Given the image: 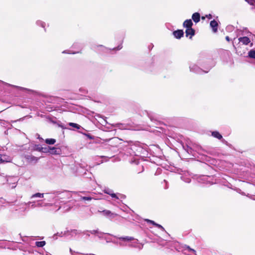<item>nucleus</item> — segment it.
I'll list each match as a JSON object with an SVG mask.
<instances>
[{
    "label": "nucleus",
    "instance_id": "47",
    "mask_svg": "<svg viewBox=\"0 0 255 255\" xmlns=\"http://www.w3.org/2000/svg\"><path fill=\"white\" fill-rule=\"evenodd\" d=\"M189 252H193V253H194V254H195V253H196V251H195L194 249H191V250H190L189 251Z\"/></svg>",
    "mask_w": 255,
    "mask_h": 255
},
{
    "label": "nucleus",
    "instance_id": "32",
    "mask_svg": "<svg viewBox=\"0 0 255 255\" xmlns=\"http://www.w3.org/2000/svg\"><path fill=\"white\" fill-rule=\"evenodd\" d=\"M61 193V192L60 191H54L53 192H52V194L53 195H55V196L60 194Z\"/></svg>",
    "mask_w": 255,
    "mask_h": 255
},
{
    "label": "nucleus",
    "instance_id": "48",
    "mask_svg": "<svg viewBox=\"0 0 255 255\" xmlns=\"http://www.w3.org/2000/svg\"><path fill=\"white\" fill-rule=\"evenodd\" d=\"M86 135H87V136L89 138H91V139H92V136H91V135H90V134H86Z\"/></svg>",
    "mask_w": 255,
    "mask_h": 255
},
{
    "label": "nucleus",
    "instance_id": "6",
    "mask_svg": "<svg viewBox=\"0 0 255 255\" xmlns=\"http://www.w3.org/2000/svg\"><path fill=\"white\" fill-rule=\"evenodd\" d=\"M240 42L242 43L244 45H248L251 42L250 39L247 36H243L239 38L238 39Z\"/></svg>",
    "mask_w": 255,
    "mask_h": 255
},
{
    "label": "nucleus",
    "instance_id": "43",
    "mask_svg": "<svg viewBox=\"0 0 255 255\" xmlns=\"http://www.w3.org/2000/svg\"><path fill=\"white\" fill-rule=\"evenodd\" d=\"M148 117L150 118V119L151 120V121H153V118L149 114H148Z\"/></svg>",
    "mask_w": 255,
    "mask_h": 255
},
{
    "label": "nucleus",
    "instance_id": "33",
    "mask_svg": "<svg viewBox=\"0 0 255 255\" xmlns=\"http://www.w3.org/2000/svg\"><path fill=\"white\" fill-rule=\"evenodd\" d=\"M145 221L148 223H150L152 224V225H154L155 226L156 224H157L155 222H154L153 221L150 220L149 219H146Z\"/></svg>",
    "mask_w": 255,
    "mask_h": 255
},
{
    "label": "nucleus",
    "instance_id": "41",
    "mask_svg": "<svg viewBox=\"0 0 255 255\" xmlns=\"http://www.w3.org/2000/svg\"><path fill=\"white\" fill-rule=\"evenodd\" d=\"M206 17L209 19H211L212 18V16L211 14H209L208 15H206Z\"/></svg>",
    "mask_w": 255,
    "mask_h": 255
},
{
    "label": "nucleus",
    "instance_id": "4",
    "mask_svg": "<svg viewBox=\"0 0 255 255\" xmlns=\"http://www.w3.org/2000/svg\"><path fill=\"white\" fill-rule=\"evenodd\" d=\"M27 161L31 163H36L38 160V158L32 155H27L25 156Z\"/></svg>",
    "mask_w": 255,
    "mask_h": 255
},
{
    "label": "nucleus",
    "instance_id": "38",
    "mask_svg": "<svg viewBox=\"0 0 255 255\" xmlns=\"http://www.w3.org/2000/svg\"><path fill=\"white\" fill-rule=\"evenodd\" d=\"M103 233H101V232H99V234H97L96 235H97V236L99 238H101L102 237V235H103Z\"/></svg>",
    "mask_w": 255,
    "mask_h": 255
},
{
    "label": "nucleus",
    "instance_id": "42",
    "mask_svg": "<svg viewBox=\"0 0 255 255\" xmlns=\"http://www.w3.org/2000/svg\"><path fill=\"white\" fill-rule=\"evenodd\" d=\"M36 150H38V149H39V148H41L42 147H40L39 145H36Z\"/></svg>",
    "mask_w": 255,
    "mask_h": 255
},
{
    "label": "nucleus",
    "instance_id": "23",
    "mask_svg": "<svg viewBox=\"0 0 255 255\" xmlns=\"http://www.w3.org/2000/svg\"><path fill=\"white\" fill-rule=\"evenodd\" d=\"M55 142L56 140L53 138H47L45 140V142L48 144H53Z\"/></svg>",
    "mask_w": 255,
    "mask_h": 255
},
{
    "label": "nucleus",
    "instance_id": "19",
    "mask_svg": "<svg viewBox=\"0 0 255 255\" xmlns=\"http://www.w3.org/2000/svg\"><path fill=\"white\" fill-rule=\"evenodd\" d=\"M54 204L51 203H38L37 204V207H47V206H52Z\"/></svg>",
    "mask_w": 255,
    "mask_h": 255
},
{
    "label": "nucleus",
    "instance_id": "52",
    "mask_svg": "<svg viewBox=\"0 0 255 255\" xmlns=\"http://www.w3.org/2000/svg\"><path fill=\"white\" fill-rule=\"evenodd\" d=\"M13 184V185L11 186V187H12V188H15V187H16V185H14V184H15V183H14Z\"/></svg>",
    "mask_w": 255,
    "mask_h": 255
},
{
    "label": "nucleus",
    "instance_id": "20",
    "mask_svg": "<svg viewBox=\"0 0 255 255\" xmlns=\"http://www.w3.org/2000/svg\"><path fill=\"white\" fill-rule=\"evenodd\" d=\"M183 149L188 153L192 154V149L188 145H183Z\"/></svg>",
    "mask_w": 255,
    "mask_h": 255
},
{
    "label": "nucleus",
    "instance_id": "12",
    "mask_svg": "<svg viewBox=\"0 0 255 255\" xmlns=\"http://www.w3.org/2000/svg\"><path fill=\"white\" fill-rule=\"evenodd\" d=\"M119 239L120 240H121V241H124V242H129V241H131L132 240H134V243H137V240H134L133 239V238L132 237H128V236H126V237H119Z\"/></svg>",
    "mask_w": 255,
    "mask_h": 255
},
{
    "label": "nucleus",
    "instance_id": "50",
    "mask_svg": "<svg viewBox=\"0 0 255 255\" xmlns=\"http://www.w3.org/2000/svg\"><path fill=\"white\" fill-rule=\"evenodd\" d=\"M37 206V205H35V204H33L32 205H31V207H33V208H35V207Z\"/></svg>",
    "mask_w": 255,
    "mask_h": 255
},
{
    "label": "nucleus",
    "instance_id": "3",
    "mask_svg": "<svg viewBox=\"0 0 255 255\" xmlns=\"http://www.w3.org/2000/svg\"><path fill=\"white\" fill-rule=\"evenodd\" d=\"M104 192L110 195L112 198L116 199H119V197L118 194H116L113 192V191L109 188H106L103 190Z\"/></svg>",
    "mask_w": 255,
    "mask_h": 255
},
{
    "label": "nucleus",
    "instance_id": "22",
    "mask_svg": "<svg viewBox=\"0 0 255 255\" xmlns=\"http://www.w3.org/2000/svg\"><path fill=\"white\" fill-rule=\"evenodd\" d=\"M46 244L45 241H38L35 242V245L37 247H43Z\"/></svg>",
    "mask_w": 255,
    "mask_h": 255
},
{
    "label": "nucleus",
    "instance_id": "57",
    "mask_svg": "<svg viewBox=\"0 0 255 255\" xmlns=\"http://www.w3.org/2000/svg\"><path fill=\"white\" fill-rule=\"evenodd\" d=\"M62 53H66V51H63Z\"/></svg>",
    "mask_w": 255,
    "mask_h": 255
},
{
    "label": "nucleus",
    "instance_id": "60",
    "mask_svg": "<svg viewBox=\"0 0 255 255\" xmlns=\"http://www.w3.org/2000/svg\"><path fill=\"white\" fill-rule=\"evenodd\" d=\"M70 252H71V253H72V250H71V249H70Z\"/></svg>",
    "mask_w": 255,
    "mask_h": 255
},
{
    "label": "nucleus",
    "instance_id": "5",
    "mask_svg": "<svg viewBox=\"0 0 255 255\" xmlns=\"http://www.w3.org/2000/svg\"><path fill=\"white\" fill-rule=\"evenodd\" d=\"M210 178V177L209 176L203 175L198 179V181L202 183L213 184V182H211L209 180H208V179Z\"/></svg>",
    "mask_w": 255,
    "mask_h": 255
},
{
    "label": "nucleus",
    "instance_id": "16",
    "mask_svg": "<svg viewBox=\"0 0 255 255\" xmlns=\"http://www.w3.org/2000/svg\"><path fill=\"white\" fill-rule=\"evenodd\" d=\"M102 213L104 215L107 216H110L112 217V218H114L115 216L117 215V214L113 213L110 211L107 210H104L102 212Z\"/></svg>",
    "mask_w": 255,
    "mask_h": 255
},
{
    "label": "nucleus",
    "instance_id": "37",
    "mask_svg": "<svg viewBox=\"0 0 255 255\" xmlns=\"http://www.w3.org/2000/svg\"><path fill=\"white\" fill-rule=\"evenodd\" d=\"M66 206H67V207H68V208H67V209H65V211H66V212H68V211H70V209H71L72 208V205H67Z\"/></svg>",
    "mask_w": 255,
    "mask_h": 255
},
{
    "label": "nucleus",
    "instance_id": "59",
    "mask_svg": "<svg viewBox=\"0 0 255 255\" xmlns=\"http://www.w3.org/2000/svg\"><path fill=\"white\" fill-rule=\"evenodd\" d=\"M60 127H61L62 128H64V127L63 126H60Z\"/></svg>",
    "mask_w": 255,
    "mask_h": 255
},
{
    "label": "nucleus",
    "instance_id": "39",
    "mask_svg": "<svg viewBox=\"0 0 255 255\" xmlns=\"http://www.w3.org/2000/svg\"><path fill=\"white\" fill-rule=\"evenodd\" d=\"M233 28V27L232 26L229 25L227 27V30H231Z\"/></svg>",
    "mask_w": 255,
    "mask_h": 255
},
{
    "label": "nucleus",
    "instance_id": "44",
    "mask_svg": "<svg viewBox=\"0 0 255 255\" xmlns=\"http://www.w3.org/2000/svg\"><path fill=\"white\" fill-rule=\"evenodd\" d=\"M122 48V46H118L117 48H116L115 49H116L117 50H120Z\"/></svg>",
    "mask_w": 255,
    "mask_h": 255
},
{
    "label": "nucleus",
    "instance_id": "46",
    "mask_svg": "<svg viewBox=\"0 0 255 255\" xmlns=\"http://www.w3.org/2000/svg\"><path fill=\"white\" fill-rule=\"evenodd\" d=\"M226 39L228 41H230V39L229 38V37L228 36H227L226 37Z\"/></svg>",
    "mask_w": 255,
    "mask_h": 255
},
{
    "label": "nucleus",
    "instance_id": "58",
    "mask_svg": "<svg viewBox=\"0 0 255 255\" xmlns=\"http://www.w3.org/2000/svg\"><path fill=\"white\" fill-rule=\"evenodd\" d=\"M83 91H84V92H86V91H85V90H83V89H82V92H83Z\"/></svg>",
    "mask_w": 255,
    "mask_h": 255
},
{
    "label": "nucleus",
    "instance_id": "34",
    "mask_svg": "<svg viewBox=\"0 0 255 255\" xmlns=\"http://www.w3.org/2000/svg\"><path fill=\"white\" fill-rule=\"evenodd\" d=\"M90 232L91 233V234H99V231L97 230H92V231H90Z\"/></svg>",
    "mask_w": 255,
    "mask_h": 255
},
{
    "label": "nucleus",
    "instance_id": "53",
    "mask_svg": "<svg viewBox=\"0 0 255 255\" xmlns=\"http://www.w3.org/2000/svg\"><path fill=\"white\" fill-rule=\"evenodd\" d=\"M31 203V202H29L27 203V205H30Z\"/></svg>",
    "mask_w": 255,
    "mask_h": 255
},
{
    "label": "nucleus",
    "instance_id": "9",
    "mask_svg": "<svg viewBox=\"0 0 255 255\" xmlns=\"http://www.w3.org/2000/svg\"><path fill=\"white\" fill-rule=\"evenodd\" d=\"M212 135L213 137L218 138V139H222V142H227V141H226L225 140V139H223L222 135L217 131H212Z\"/></svg>",
    "mask_w": 255,
    "mask_h": 255
},
{
    "label": "nucleus",
    "instance_id": "31",
    "mask_svg": "<svg viewBox=\"0 0 255 255\" xmlns=\"http://www.w3.org/2000/svg\"><path fill=\"white\" fill-rule=\"evenodd\" d=\"M249 4L253 5L255 3V0H245Z\"/></svg>",
    "mask_w": 255,
    "mask_h": 255
},
{
    "label": "nucleus",
    "instance_id": "26",
    "mask_svg": "<svg viewBox=\"0 0 255 255\" xmlns=\"http://www.w3.org/2000/svg\"><path fill=\"white\" fill-rule=\"evenodd\" d=\"M36 23L37 25L40 26L43 28L45 27V22H44L41 20H37Z\"/></svg>",
    "mask_w": 255,
    "mask_h": 255
},
{
    "label": "nucleus",
    "instance_id": "56",
    "mask_svg": "<svg viewBox=\"0 0 255 255\" xmlns=\"http://www.w3.org/2000/svg\"><path fill=\"white\" fill-rule=\"evenodd\" d=\"M82 88L79 89V91H81V92H82Z\"/></svg>",
    "mask_w": 255,
    "mask_h": 255
},
{
    "label": "nucleus",
    "instance_id": "28",
    "mask_svg": "<svg viewBox=\"0 0 255 255\" xmlns=\"http://www.w3.org/2000/svg\"><path fill=\"white\" fill-rule=\"evenodd\" d=\"M15 87L17 88L20 90H23V91H28V92L29 91H32L30 89H26V88H23V87H18V86H15Z\"/></svg>",
    "mask_w": 255,
    "mask_h": 255
},
{
    "label": "nucleus",
    "instance_id": "7",
    "mask_svg": "<svg viewBox=\"0 0 255 255\" xmlns=\"http://www.w3.org/2000/svg\"><path fill=\"white\" fill-rule=\"evenodd\" d=\"M173 34L176 38L180 39L183 36L184 32L182 30H177L174 31Z\"/></svg>",
    "mask_w": 255,
    "mask_h": 255
},
{
    "label": "nucleus",
    "instance_id": "13",
    "mask_svg": "<svg viewBox=\"0 0 255 255\" xmlns=\"http://www.w3.org/2000/svg\"><path fill=\"white\" fill-rule=\"evenodd\" d=\"M237 33V36H238L239 35H244L245 34H247L248 33L251 34V32H250L246 28H245L244 30H240V29H237L236 30Z\"/></svg>",
    "mask_w": 255,
    "mask_h": 255
},
{
    "label": "nucleus",
    "instance_id": "51",
    "mask_svg": "<svg viewBox=\"0 0 255 255\" xmlns=\"http://www.w3.org/2000/svg\"><path fill=\"white\" fill-rule=\"evenodd\" d=\"M14 178V180H13V181H14L15 182H16V181H17V178H16V177H15V178Z\"/></svg>",
    "mask_w": 255,
    "mask_h": 255
},
{
    "label": "nucleus",
    "instance_id": "36",
    "mask_svg": "<svg viewBox=\"0 0 255 255\" xmlns=\"http://www.w3.org/2000/svg\"><path fill=\"white\" fill-rule=\"evenodd\" d=\"M5 202V199L2 198H0V205L4 204Z\"/></svg>",
    "mask_w": 255,
    "mask_h": 255
},
{
    "label": "nucleus",
    "instance_id": "30",
    "mask_svg": "<svg viewBox=\"0 0 255 255\" xmlns=\"http://www.w3.org/2000/svg\"><path fill=\"white\" fill-rule=\"evenodd\" d=\"M116 194H118V196L119 197V199L123 200L126 198V196L125 195L120 193H117Z\"/></svg>",
    "mask_w": 255,
    "mask_h": 255
},
{
    "label": "nucleus",
    "instance_id": "55",
    "mask_svg": "<svg viewBox=\"0 0 255 255\" xmlns=\"http://www.w3.org/2000/svg\"><path fill=\"white\" fill-rule=\"evenodd\" d=\"M38 138L39 139H40L43 140V139H42V138L40 137V136H38Z\"/></svg>",
    "mask_w": 255,
    "mask_h": 255
},
{
    "label": "nucleus",
    "instance_id": "17",
    "mask_svg": "<svg viewBox=\"0 0 255 255\" xmlns=\"http://www.w3.org/2000/svg\"><path fill=\"white\" fill-rule=\"evenodd\" d=\"M60 150L59 148L53 147H50L49 153L53 154H59Z\"/></svg>",
    "mask_w": 255,
    "mask_h": 255
},
{
    "label": "nucleus",
    "instance_id": "2",
    "mask_svg": "<svg viewBox=\"0 0 255 255\" xmlns=\"http://www.w3.org/2000/svg\"><path fill=\"white\" fill-rule=\"evenodd\" d=\"M11 160L10 157L4 154H0V164L10 162Z\"/></svg>",
    "mask_w": 255,
    "mask_h": 255
},
{
    "label": "nucleus",
    "instance_id": "49",
    "mask_svg": "<svg viewBox=\"0 0 255 255\" xmlns=\"http://www.w3.org/2000/svg\"><path fill=\"white\" fill-rule=\"evenodd\" d=\"M185 181L186 182H187V183H190V179H188L187 180H185Z\"/></svg>",
    "mask_w": 255,
    "mask_h": 255
},
{
    "label": "nucleus",
    "instance_id": "8",
    "mask_svg": "<svg viewBox=\"0 0 255 255\" xmlns=\"http://www.w3.org/2000/svg\"><path fill=\"white\" fill-rule=\"evenodd\" d=\"M210 26L212 28L213 31L216 32L218 29V24L215 20H212L210 23Z\"/></svg>",
    "mask_w": 255,
    "mask_h": 255
},
{
    "label": "nucleus",
    "instance_id": "10",
    "mask_svg": "<svg viewBox=\"0 0 255 255\" xmlns=\"http://www.w3.org/2000/svg\"><path fill=\"white\" fill-rule=\"evenodd\" d=\"M185 33L186 37L190 36L189 38H191L195 34V30L192 28L186 29Z\"/></svg>",
    "mask_w": 255,
    "mask_h": 255
},
{
    "label": "nucleus",
    "instance_id": "24",
    "mask_svg": "<svg viewBox=\"0 0 255 255\" xmlns=\"http://www.w3.org/2000/svg\"><path fill=\"white\" fill-rule=\"evenodd\" d=\"M50 149V147H41V148H39V149H38V151H41L43 152H45V153H47V152H49Z\"/></svg>",
    "mask_w": 255,
    "mask_h": 255
},
{
    "label": "nucleus",
    "instance_id": "21",
    "mask_svg": "<svg viewBox=\"0 0 255 255\" xmlns=\"http://www.w3.org/2000/svg\"><path fill=\"white\" fill-rule=\"evenodd\" d=\"M248 56L250 58L255 59V50H251L248 53Z\"/></svg>",
    "mask_w": 255,
    "mask_h": 255
},
{
    "label": "nucleus",
    "instance_id": "29",
    "mask_svg": "<svg viewBox=\"0 0 255 255\" xmlns=\"http://www.w3.org/2000/svg\"><path fill=\"white\" fill-rule=\"evenodd\" d=\"M81 200H87V201H91L92 199V198L91 197H81Z\"/></svg>",
    "mask_w": 255,
    "mask_h": 255
},
{
    "label": "nucleus",
    "instance_id": "15",
    "mask_svg": "<svg viewBox=\"0 0 255 255\" xmlns=\"http://www.w3.org/2000/svg\"><path fill=\"white\" fill-rule=\"evenodd\" d=\"M192 18L195 23H197L200 21V15L198 12H195L193 14Z\"/></svg>",
    "mask_w": 255,
    "mask_h": 255
},
{
    "label": "nucleus",
    "instance_id": "54",
    "mask_svg": "<svg viewBox=\"0 0 255 255\" xmlns=\"http://www.w3.org/2000/svg\"><path fill=\"white\" fill-rule=\"evenodd\" d=\"M60 208H61V206H59V207H58V209L57 210V211H58V210H60Z\"/></svg>",
    "mask_w": 255,
    "mask_h": 255
},
{
    "label": "nucleus",
    "instance_id": "25",
    "mask_svg": "<svg viewBox=\"0 0 255 255\" xmlns=\"http://www.w3.org/2000/svg\"><path fill=\"white\" fill-rule=\"evenodd\" d=\"M68 125L71 126V127H72L73 128H75L77 129H80L81 128H82V127H81V126L77 124H75V123H69L68 124Z\"/></svg>",
    "mask_w": 255,
    "mask_h": 255
},
{
    "label": "nucleus",
    "instance_id": "11",
    "mask_svg": "<svg viewBox=\"0 0 255 255\" xmlns=\"http://www.w3.org/2000/svg\"><path fill=\"white\" fill-rule=\"evenodd\" d=\"M183 25L186 29L192 28L193 25V22L191 19H187L183 22Z\"/></svg>",
    "mask_w": 255,
    "mask_h": 255
},
{
    "label": "nucleus",
    "instance_id": "1",
    "mask_svg": "<svg viewBox=\"0 0 255 255\" xmlns=\"http://www.w3.org/2000/svg\"><path fill=\"white\" fill-rule=\"evenodd\" d=\"M190 71L196 73L197 74H201L202 72L207 73L208 71H204L200 68L195 64H192L189 67Z\"/></svg>",
    "mask_w": 255,
    "mask_h": 255
},
{
    "label": "nucleus",
    "instance_id": "27",
    "mask_svg": "<svg viewBox=\"0 0 255 255\" xmlns=\"http://www.w3.org/2000/svg\"><path fill=\"white\" fill-rule=\"evenodd\" d=\"M116 127L119 128L120 129H125L126 128V126L123 125L122 124H117L116 125Z\"/></svg>",
    "mask_w": 255,
    "mask_h": 255
},
{
    "label": "nucleus",
    "instance_id": "14",
    "mask_svg": "<svg viewBox=\"0 0 255 255\" xmlns=\"http://www.w3.org/2000/svg\"><path fill=\"white\" fill-rule=\"evenodd\" d=\"M44 196H45L46 198L44 199L43 200H45L46 199H47L48 202L52 201L53 200L55 199V197L53 196L52 192L45 193Z\"/></svg>",
    "mask_w": 255,
    "mask_h": 255
},
{
    "label": "nucleus",
    "instance_id": "18",
    "mask_svg": "<svg viewBox=\"0 0 255 255\" xmlns=\"http://www.w3.org/2000/svg\"><path fill=\"white\" fill-rule=\"evenodd\" d=\"M44 195H45V193H36L35 194H33L30 197V199H33L34 198H43L44 197Z\"/></svg>",
    "mask_w": 255,
    "mask_h": 255
},
{
    "label": "nucleus",
    "instance_id": "45",
    "mask_svg": "<svg viewBox=\"0 0 255 255\" xmlns=\"http://www.w3.org/2000/svg\"><path fill=\"white\" fill-rule=\"evenodd\" d=\"M186 249L189 251L190 250H191V248H190L189 246H186Z\"/></svg>",
    "mask_w": 255,
    "mask_h": 255
},
{
    "label": "nucleus",
    "instance_id": "40",
    "mask_svg": "<svg viewBox=\"0 0 255 255\" xmlns=\"http://www.w3.org/2000/svg\"><path fill=\"white\" fill-rule=\"evenodd\" d=\"M163 182H164V183H165V187H164V188H165V189H167V188H168V186H167V181H166V180H164Z\"/></svg>",
    "mask_w": 255,
    "mask_h": 255
},
{
    "label": "nucleus",
    "instance_id": "35",
    "mask_svg": "<svg viewBox=\"0 0 255 255\" xmlns=\"http://www.w3.org/2000/svg\"><path fill=\"white\" fill-rule=\"evenodd\" d=\"M155 226L160 229H161L162 231H165L164 228L160 225L156 224Z\"/></svg>",
    "mask_w": 255,
    "mask_h": 255
}]
</instances>
